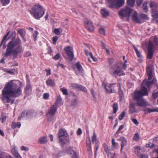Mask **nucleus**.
I'll list each match as a JSON object with an SVG mask.
<instances>
[{
	"label": "nucleus",
	"mask_w": 158,
	"mask_h": 158,
	"mask_svg": "<svg viewBox=\"0 0 158 158\" xmlns=\"http://www.w3.org/2000/svg\"><path fill=\"white\" fill-rule=\"evenodd\" d=\"M36 114V113L33 110L29 109L26 111V116L27 118L32 117Z\"/></svg>",
	"instance_id": "17"
},
{
	"label": "nucleus",
	"mask_w": 158,
	"mask_h": 158,
	"mask_svg": "<svg viewBox=\"0 0 158 158\" xmlns=\"http://www.w3.org/2000/svg\"><path fill=\"white\" fill-rule=\"evenodd\" d=\"M112 68L114 70L112 75L115 77H116L117 75L120 76L122 75H124L125 73L121 70L120 67L116 64H115L113 67Z\"/></svg>",
	"instance_id": "10"
},
{
	"label": "nucleus",
	"mask_w": 158,
	"mask_h": 158,
	"mask_svg": "<svg viewBox=\"0 0 158 158\" xmlns=\"http://www.w3.org/2000/svg\"><path fill=\"white\" fill-rule=\"evenodd\" d=\"M147 3L148 2H145L143 5V10L146 13H147L148 11V8L147 6Z\"/></svg>",
	"instance_id": "33"
},
{
	"label": "nucleus",
	"mask_w": 158,
	"mask_h": 158,
	"mask_svg": "<svg viewBox=\"0 0 158 158\" xmlns=\"http://www.w3.org/2000/svg\"><path fill=\"white\" fill-rule=\"evenodd\" d=\"M78 98L77 97H76L74 99L73 102L71 104V105L73 106H75L77 103V100Z\"/></svg>",
	"instance_id": "39"
},
{
	"label": "nucleus",
	"mask_w": 158,
	"mask_h": 158,
	"mask_svg": "<svg viewBox=\"0 0 158 158\" xmlns=\"http://www.w3.org/2000/svg\"><path fill=\"white\" fill-rule=\"evenodd\" d=\"M77 89L81 91H83L85 93H86L87 91V90L86 88L81 85H79Z\"/></svg>",
	"instance_id": "29"
},
{
	"label": "nucleus",
	"mask_w": 158,
	"mask_h": 158,
	"mask_svg": "<svg viewBox=\"0 0 158 158\" xmlns=\"http://www.w3.org/2000/svg\"><path fill=\"white\" fill-rule=\"evenodd\" d=\"M84 23L85 27L89 31L92 32L94 30V26L91 21L85 19L84 20Z\"/></svg>",
	"instance_id": "12"
},
{
	"label": "nucleus",
	"mask_w": 158,
	"mask_h": 158,
	"mask_svg": "<svg viewBox=\"0 0 158 158\" xmlns=\"http://www.w3.org/2000/svg\"><path fill=\"white\" fill-rule=\"evenodd\" d=\"M108 7L110 9H119L123 6L125 0H106Z\"/></svg>",
	"instance_id": "6"
},
{
	"label": "nucleus",
	"mask_w": 158,
	"mask_h": 158,
	"mask_svg": "<svg viewBox=\"0 0 158 158\" xmlns=\"http://www.w3.org/2000/svg\"><path fill=\"white\" fill-rule=\"evenodd\" d=\"M8 155L5 152H0V158H6Z\"/></svg>",
	"instance_id": "36"
},
{
	"label": "nucleus",
	"mask_w": 158,
	"mask_h": 158,
	"mask_svg": "<svg viewBox=\"0 0 158 158\" xmlns=\"http://www.w3.org/2000/svg\"><path fill=\"white\" fill-rule=\"evenodd\" d=\"M49 97V94L48 93H44L43 94V98L45 99H47Z\"/></svg>",
	"instance_id": "56"
},
{
	"label": "nucleus",
	"mask_w": 158,
	"mask_h": 158,
	"mask_svg": "<svg viewBox=\"0 0 158 158\" xmlns=\"http://www.w3.org/2000/svg\"><path fill=\"white\" fill-rule=\"evenodd\" d=\"M10 0H1V2L3 5H6L9 3Z\"/></svg>",
	"instance_id": "38"
},
{
	"label": "nucleus",
	"mask_w": 158,
	"mask_h": 158,
	"mask_svg": "<svg viewBox=\"0 0 158 158\" xmlns=\"http://www.w3.org/2000/svg\"><path fill=\"white\" fill-rule=\"evenodd\" d=\"M140 150L139 147H135L134 152L136 154H139Z\"/></svg>",
	"instance_id": "45"
},
{
	"label": "nucleus",
	"mask_w": 158,
	"mask_h": 158,
	"mask_svg": "<svg viewBox=\"0 0 158 158\" xmlns=\"http://www.w3.org/2000/svg\"><path fill=\"white\" fill-rule=\"evenodd\" d=\"M101 13L103 16L106 17L109 15V12L105 9H102L101 10Z\"/></svg>",
	"instance_id": "26"
},
{
	"label": "nucleus",
	"mask_w": 158,
	"mask_h": 158,
	"mask_svg": "<svg viewBox=\"0 0 158 158\" xmlns=\"http://www.w3.org/2000/svg\"><path fill=\"white\" fill-rule=\"evenodd\" d=\"M98 31L100 34L103 35H105V30L103 27H101L99 29Z\"/></svg>",
	"instance_id": "37"
},
{
	"label": "nucleus",
	"mask_w": 158,
	"mask_h": 158,
	"mask_svg": "<svg viewBox=\"0 0 158 158\" xmlns=\"http://www.w3.org/2000/svg\"><path fill=\"white\" fill-rule=\"evenodd\" d=\"M143 110L145 113L147 114L152 112H158V109H155L154 107L151 108H146L144 109Z\"/></svg>",
	"instance_id": "20"
},
{
	"label": "nucleus",
	"mask_w": 158,
	"mask_h": 158,
	"mask_svg": "<svg viewBox=\"0 0 158 158\" xmlns=\"http://www.w3.org/2000/svg\"><path fill=\"white\" fill-rule=\"evenodd\" d=\"M117 86L118 87V93L119 95L121 97L123 96V94L122 90L121 89V85L120 83L117 84Z\"/></svg>",
	"instance_id": "31"
},
{
	"label": "nucleus",
	"mask_w": 158,
	"mask_h": 158,
	"mask_svg": "<svg viewBox=\"0 0 158 158\" xmlns=\"http://www.w3.org/2000/svg\"><path fill=\"white\" fill-rule=\"evenodd\" d=\"M14 156L16 158H22L19 153L17 152L15 153Z\"/></svg>",
	"instance_id": "61"
},
{
	"label": "nucleus",
	"mask_w": 158,
	"mask_h": 158,
	"mask_svg": "<svg viewBox=\"0 0 158 158\" xmlns=\"http://www.w3.org/2000/svg\"><path fill=\"white\" fill-rule=\"evenodd\" d=\"M108 62L110 65H112L114 61V60L112 58H109L108 59Z\"/></svg>",
	"instance_id": "44"
},
{
	"label": "nucleus",
	"mask_w": 158,
	"mask_h": 158,
	"mask_svg": "<svg viewBox=\"0 0 158 158\" xmlns=\"http://www.w3.org/2000/svg\"><path fill=\"white\" fill-rule=\"evenodd\" d=\"M138 156L140 158H148V156L144 154H139Z\"/></svg>",
	"instance_id": "51"
},
{
	"label": "nucleus",
	"mask_w": 158,
	"mask_h": 158,
	"mask_svg": "<svg viewBox=\"0 0 158 158\" xmlns=\"http://www.w3.org/2000/svg\"><path fill=\"white\" fill-rule=\"evenodd\" d=\"M99 147V144L98 143H95V147H94V149H95V154H96V152L98 150V148Z\"/></svg>",
	"instance_id": "53"
},
{
	"label": "nucleus",
	"mask_w": 158,
	"mask_h": 158,
	"mask_svg": "<svg viewBox=\"0 0 158 158\" xmlns=\"http://www.w3.org/2000/svg\"><path fill=\"white\" fill-rule=\"evenodd\" d=\"M75 65L78 71L77 73L80 75L82 74L83 73V70L82 66L80 64L79 62H78L76 63L75 64Z\"/></svg>",
	"instance_id": "18"
},
{
	"label": "nucleus",
	"mask_w": 158,
	"mask_h": 158,
	"mask_svg": "<svg viewBox=\"0 0 158 158\" xmlns=\"http://www.w3.org/2000/svg\"><path fill=\"white\" fill-rule=\"evenodd\" d=\"M135 52L136 53L137 56L138 57H140L141 56V53L139 52L137 48H135Z\"/></svg>",
	"instance_id": "58"
},
{
	"label": "nucleus",
	"mask_w": 158,
	"mask_h": 158,
	"mask_svg": "<svg viewBox=\"0 0 158 158\" xmlns=\"http://www.w3.org/2000/svg\"><path fill=\"white\" fill-rule=\"evenodd\" d=\"M61 91L62 92L63 94L64 95H68V91L66 89H64L63 88H61L60 89Z\"/></svg>",
	"instance_id": "42"
},
{
	"label": "nucleus",
	"mask_w": 158,
	"mask_h": 158,
	"mask_svg": "<svg viewBox=\"0 0 158 158\" xmlns=\"http://www.w3.org/2000/svg\"><path fill=\"white\" fill-rule=\"evenodd\" d=\"M18 33L21 36L23 39L24 40L26 41L24 38L25 34L24 33V29H20L18 31Z\"/></svg>",
	"instance_id": "27"
},
{
	"label": "nucleus",
	"mask_w": 158,
	"mask_h": 158,
	"mask_svg": "<svg viewBox=\"0 0 158 158\" xmlns=\"http://www.w3.org/2000/svg\"><path fill=\"white\" fill-rule=\"evenodd\" d=\"M119 140L121 141L122 142L121 148V151H122L123 147L127 145V141L126 139L123 137H121Z\"/></svg>",
	"instance_id": "24"
},
{
	"label": "nucleus",
	"mask_w": 158,
	"mask_h": 158,
	"mask_svg": "<svg viewBox=\"0 0 158 158\" xmlns=\"http://www.w3.org/2000/svg\"><path fill=\"white\" fill-rule=\"evenodd\" d=\"M9 33L10 31H9L3 37L0 44V48L3 44L5 43L6 40L10 38H11L12 40L9 42L7 45V48L5 53L3 54L4 57H6L12 55L14 56H17L18 54H20L23 52L22 46V44L20 39L19 38L15 39V32H12L10 37H9L7 39Z\"/></svg>",
	"instance_id": "1"
},
{
	"label": "nucleus",
	"mask_w": 158,
	"mask_h": 158,
	"mask_svg": "<svg viewBox=\"0 0 158 158\" xmlns=\"http://www.w3.org/2000/svg\"><path fill=\"white\" fill-rule=\"evenodd\" d=\"M104 150L106 152V153L108 156V157L109 156H110V152H109V149L107 145H106L104 146Z\"/></svg>",
	"instance_id": "40"
},
{
	"label": "nucleus",
	"mask_w": 158,
	"mask_h": 158,
	"mask_svg": "<svg viewBox=\"0 0 158 158\" xmlns=\"http://www.w3.org/2000/svg\"><path fill=\"white\" fill-rule=\"evenodd\" d=\"M132 18L133 20L137 23H141V20L139 18L138 16L136 11H134L132 14Z\"/></svg>",
	"instance_id": "15"
},
{
	"label": "nucleus",
	"mask_w": 158,
	"mask_h": 158,
	"mask_svg": "<svg viewBox=\"0 0 158 158\" xmlns=\"http://www.w3.org/2000/svg\"><path fill=\"white\" fill-rule=\"evenodd\" d=\"M70 47L69 46L65 47L64 49L66 53L69 56L70 60H72L73 57L74 55L73 52L70 50Z\"/></svg>",
	"instance_id": "13"
},
{
	"label": "nucleus",
	"mask_w": 158,
	"mask_h": 158,
	"mask_svg": "<svg viewBox=\"0 0 158 158\" xmlns=\"http://www.w3.org/2000/svg\"><path fill=\"white\" fill-rule=\"evenodd\" d=\"M15 81L14 80H11L2 90L1 99L3 102L12 104L14 100L11 99L10 98L18 97L22 94V91L20 87Z\"/></svg>",
	"instance_id": "2"
},
{
	"label": "nucleus",
	"mask_w": 158,
	"mask_h": 158,
	"mask_svg": "<svg viewBox=\"0 0 158 158\" xmlns=\"http://www.w3.org/2000/svg\"><path fill=\"white\" fill-rule=\"evenodd\" d=\"M25 91L26 94L28 95H30L31 93V87L30 83H28L26 85Z\"/></svg>",
	"instance_id": "19"
},
{
	"label": "nucleus",
	"mask_w": 158,
	"mask_h": 158,
	"mask_svg": "<svg viewBox=\"0 0 158 158\" xmlns=\"http://www.w3.org/2000/svg\"><path fill=\"white\" fill-rule=\"evenodd\" d=\"M129 113L131 114H132L134 113L137 112V111L136 110L134 104L133 103H131L130 104L129 106Z\"/></svg>",
	"instance_id": "22"
},
{
	"label": "nucleus",
	"mask_w": 158,
	"mask_h": 158,
	"mask_svg": "<svg viewBox=\"0 0 158 158\" xmlns=\"http://www.w3.org/2000/svg\"><path fill=\"white\" fill-rule=\"evenodd\" d=\"M140 17L142 19L145 20H147L149 19V18L148 17V15L143 13H141L140 14Z\"/></svg>",
	"instance_id": "35"
},
{
	"label": "nucleus",
	"mask_w": 158,
	"mask_h": 158,
	"mask_svg": "<svg viewBox=\"0 0 158 158\" xmlns=\"http://www.w3.org/2000/svg\"><path fill=\"white\" fill-rule=\"evenodd\" d=\"M54 32L57 35H59L60 32L59 29L58 28H55L54 29Z\"/></svg>",
	"instance_id": "55"
},
{
	"label": "nucleus",
	"mask_w": 158,
	"mask_h": 158,
	"mask_svg": "<svg viewBox=\"0 0 158 158\" xmlns=\"http://www.w3.org/2000/svg\"><path fill=\"white\" fill-rule=\"evenodd\" d=\"M47 84L50 86H53L54 85L55 83L53 81L52 79H48L46 81Z\"/></svg>",
	"instance_id": "30"
},
{
	"label": "nucleus",
	"mask_w": 158,
	"mask_h": 158,
	"mask_svg": "<svg viewBox=\"0 0 158 158\" xmlns=\"http://www.w3.org/2000/svg\"><path fill=\"white\" fill-rule=\"evenodd\" d=\"M60 57V54L59 53H57L55 56L53 57V59L56 60H58Z\"/></svg>",
	"instance_id": "52"
},
{
	"label": "nucleus",
	"mask_w": 158,
	"mask_h": 158,
	"mask_svg": "<svg viewBox=\"0 0 158 158\" xmlns=\"http://www.w3.org/2000/svg\"><path fill=\"white\" fill-rule=\"evenodd\" d=\"M124 127V125H122L120 126L117 130V131H116V134H118L119 133L120 131L122 129H123Z\"/></svg>",
	"instance_id": "48"
},
{
	"label": "nucleus",
	"mask_w": 158,
	"mask_h": 158,
	"mask_svg": "<svg viewBox=\"0 0 158 158\" xmlns=\"http://www.w3.org/2000/svg\"><path fill=\"white\" fill-rule=\"evenodd\" d=\"M113 108V113H116L118 109L117 103H114L113 104L112 106Z\"/></svg>",
	"instance_id": "34"
},
{
	"label": "nucleus",
	"mask_w": 158,
	"mask_h": 158,
	"mask_svg": "<svg viewBox=\"0 0 158 158\" xmlns=\"http://www.w3.org/2000/svg\"><path fill=\"white\" fill-rule=\"evenodd\" d=\"M61 100V97L60 96H58L56 102L54 105L51 106L50 109L46 112V116L48 121H52L53 120L54 117L57 110V107L63 104Z\"/></svg>",
	"instance_id": "4"
},
{
	"label": "nucleus",
	"mask_w": 158,
	"mask_h": 158,
	"mask_svg": "<svg viewBox=\"0 0 158 158\" xmlns=\"http://www.w3.org/2000/svg\"><path fill=\"white\" fill-rule=\"evenodd\" d=\"M68 136L66 131L63 129H60L58 131V137L59 140V143L63 147L65 144V143L63 139L64 137H67Z\"/></svg>",
	"instance_id": "9"
},
{
	"label": "nucleus",
	"mask_w": 158,
	"mask_h": 158,
	"mask_svg": "<svg viewBox=\"0 0 158 158\" xmlns=\"http://www.w3.org/2000/svg\"><path fill=\"white\" fill-rule=\"evenodd\" d=\"M127 4L129 6L133 7L134 6L135 0H127Z\"/></svg>",
	"instance_id": "28"
},
{
	"label": "nucleus",
	"mask_w": 158,
	"mask_h": 158,
	"mask_svg": "<svg viewBox=\"0 0 158 158\" xmlns=\"http://www.w3.org/2000/svg\"><path fill=\"white\" fill-rule=\"evenodd\" d=\"M146 72L148 76V80H144L142 84L141 89L140 91H135L134 95H136L137 94L139 96L143 97L144 96L148 95V93L147 87L149 88L156 81V79L153 77L152 68L150 66L147 67Z\"/></svg>",
	"instance_id": "3"
},
{
	"label": "nucleus",
	"mask_w": 158,
	"mask_h": 158,
	"mask_svg": "<svg viewBox=\"0 0 158 158\" xmlns=\"http://www.w3.org/2000/svg\"><path fill=\"white\" fill-rule=\"evenodd\" d=\"M125 115V113L124 111L121 114L119 115L118 118L120 120H121L124 117Z\"/></svg>",
	"instance_id": "49"
},
{
	"label": "nucleus",
	"mask_w": 158,
	"mask_h": 158,
	"mask_svg": "<svg viewBox=\"0 0 158 158\" xmlns=\"http://www.w3.org/2000/svg\"><path fill=\"white\" fill-rule=\"evenodd\" d=\"M152 97L154 99H156L158 97V92H156L153 93L152 94Z\"/></svg>",
	"instance_id": "64"
},
{
	"label": "nucleus",
	"mask_w": 158,
	"mask_h": 158,
	"mask_svg": "<svg viewBox=\"0 0 158 158\" xmlns=\"http://www.w3.org/2000/svg\"><path fill=\"white\" fill-rule=\"evenodd\" d=\"M116 83L112 84L110 85H106L105 87V89L107 92L109 93H114L115 92V90L114 89H113V87L114 85H115Z\"/></svg>",
	"instance_id": "16"
},
{
	"label": "nucleus",
	"mask_w": 158,
	"mask_h": 158,
	"mask_svg": "<svg viewBox=\"0 0 158 158\" xmlns=\"http://www.w3.org/2000/svg\"><path fill=\"white\" fill-rule=\"evenodd\" d=\"M79 85L77 84H72L71 85V86L73 88L77 89Z\"/></svg>",
	"instance_id": "63"
},
{
	"label": "nucleus",
	"mask_w": 158,
	"mask_h": 158,
	"mask_svg": "<svg viewBox=\"0 0 158 158\" xmlns=\"http://www.w3.org/2000/svg\"><path fill=\"white\" fill-rule=\"evenodd\" d=\"M58 39V37L56 36H55L52 38V43L53 44H56Z\"/></svg>",
	"instance_id": "57"
},
{
	"label": "nucleus",
	"mask_w": 158,
	"mask_h": 158,
	"mask_svg": "<svg viewBox=\"0 0 158 158\" xmlns=\"http://www.w3.org/2000/svg\"><path fill=\"white\" fill-rule=\"evenodd\" d=\"M152 16L153 19L158 23V11L152 12Z\"/></svg>",
	"instance_id": "25"
},
{
	"label": "nucleus",
	"mask_w": 158,
	"mask_h": 158,
	"mask_svg": "<svg viewBox=\"0 0 158 158\" xmlns=\"http://www.w3.org/2000/svg\"><path fill=\"white\" fill-rule=\"evenodd\" d=\"M140 139V136L138 133H136L135 134L133 138V139L136 141H139Z\"/></svg>",
	"instance_id": "32"
},
{
	"label": "nucleus",
	"mask_w": 158,
	"mask_h": 158,
	"mask_svg": "<svg viewBox=\"0 0 158 158\" xmlns=\"http://www.w3.org/2000/svg\"><path fill=\"white\" fill-rule=\"evenodd\" d=\"M89 56H90V57H91V58L93 59V60L94 61H97V59L96 58H95L94 57L93 55V54L92 53V52H90L89 53Z\"/></svg>",
	"instance_id": "54"
},
{
	"label": "nucleus",
	"mask_w": 158,
	"mask_h": 158,
	"mask_svg": "<svg viewBox=\"0 0 158 158\" xmlns=\"http://www.w3.org/2000/svg\"><path fill=\"white\" fill-rule=\"evenodd\" d=\"M71 157L72 158H78V156L75 152H73Z\"/></svg>",
	"instance_id": "50"
},
{
	"label": "nucleus",
	"mask_w": 158,
	"mask_h": 158,
	"mask_svg": "<svg viewBox=\"0 0 158 158\" xmlns=\"http://www.w3.org/2000/svg\"><path fill=\"white\" fill-rule=\"evenodd\" d=\"M86 143L87 150L90 153V152L92 153L91 141L89 137L87 138Z\"/></svg>",
	"instance_id": "21"
},
{
	"label": "nucleus",
	"mask_w": 158,
	"mask_h": 158,
	"mask_svg": "<svg viewBox=\"0 0 158 158\" xmlns=\"http://www.w3.org/2000/svg\"><path fill=\"white\" fill-rule=\"evenodd\" d=\"M26 110H25L22 112L20 116L18 117V120H20L22 117H24L26 116Z\"/></svg>",
	"instance_id": "43"
},
{
	"label": "nucleus",
	"mask_w": 158,
	"mask_h": 158,
	"mask_svg": "<svg viewBox=\"0 0 158 158\" xmlns=\"http://www.w3.org/2000/svg\"><path fill=\"white\" fill-rule=\"evenodd\" d=\"M3 70L5 72L9 73L10 74H12L14 73V71L12 70H10L8 69H3Z\"/></svg>",
	"instance_id": "41"
},
{
	"label": "nucleus",
	"mask_w": 158,
	"mask_h": 158,
	"mask_svg": "<svg viewBox=\"0 0 158 158\" xmlns=\"http://www.w3.org/2000/svg\"><path fill=\"white\" fill-rule=\"evenodd\" d=\"M38 142L41 144H46L48 142L47 136H43L40 138L38 140Z\"/></svg>",
	"instance_id": "23"
},
{
	"label": "nucleus",
	"mask_w": 158,
	"mask_h": 158,
	"mask_svg": "<svg viewBox=\"0 0 158 158\" xmlns=\"http://www.w3.org/2000/svg\"><path fill=\"white\" fill-rule=\"evenodd\" d=\"M136 95H133L132 96L133 100L137 102L136 104L139 106H146L148 105V103L142 97L139 96V94H137Z\"/></svg>",
	"instance_id": "7"
},
{
	"label": "nucleus",
	"mask_w": 158,
	"mask_h": 158,
	"mask_svg": "<svg viewBox=\"0 0 158 158\" xmlns=\"http://www.w3.org/2000/svg\"><path fill=\"white\" fill-rule=\"evenodd\" d=\"M150 7L151 8V13L157 11L158 5L157 3L154 2H151L150 3Z\"/></svg>",
	"instance_id": "14"
},
{
	"label": "nucleus",
	"mask_w": 158,
	"mask_h": 158,
	"mask_svg": "<svg viewBox=\"0 0 158 158\" xmlns=\"http://www.w3.org/2000/svg\"><path fill=\"white\" fill-rule=\"evenodd\" d=\"M38 34V32L36 31H35L33 34V37L34 38V40L36 41L37 39V36Z\"/></svg>",
	"instance_id": "47"
},
{
	"label": "nucleus",
	"mask_w": 158,
	"mask_h": 158,
	"mask_svg": "<svg viewBox=\"0 0 158 158\" xmlns=\"http://www.w3.org/2000/svg\"><path fill=\"white\" fill-rule=\"evenodd\" d=\"M97 135L95 132H94L93 135L92 137V142L94 143V142L96 140Z\"/></svg>",
	"instance_id": "46"
},
{
	"label": "nucleus",
	"mask_w": 158,
	"mask_h": 158,
	"mask_svg": "<svg viewBox=\"0 0 158 158\" xmlns=\"http://www.w3.org/2000/svg\"><path fill=\"white\" fill-rule=\"evenodd\" d=\"M154 41L156 45H158V37L155 36L154 38Z\"/></svg>",
	"instance_id": "59"
},
{
	"label": "nucleus",
	"mask_w": 158,
	"mask_h": 158,
	"mask_svg": "<svg viewBox=\"0 0 158 158\" xmlns=\"http://www.w3.org/2000/svg\"><path fill=\"white\" fill-rule=\"evenodd\" d=\"M132 11V10L129 7H126L120 10L119 12V15L123 18L124 17L129 18Z\"/></svg>",
	"instance_id": "8"
},
{
	"label": "nucleus",
	"mask_w": 158,
	"mask_h": 158,
	"mask_svg": "<svg viewBox=\"0 0 158 158\" xmlns=\"http://www.w3.org/2000/svg\"><path fill=\"white\" fill-rule=\"evenodd\" d=\"M11 127L13 129H14L16 127H17V124L15 122H12L11 124Z\"/></svg>",
	"instance_id": "60"
},
{
	"label": "nucleus",
	"mask_w": 158,
	"mask_h": 158,
	"mask_svg": "<svg viewBox=\"0 0 158 158\" xmlns=\"http://www.w3.org/2000/svg\"><path fill=\"white\" fill-rule=\"evenodd\" d=\"M30 14L36 19H39L44 14L43 7L40 5L36 4L32 7L29 10Z\"/></svg>",
	"instance_id": "5"
},
{
	"label": "nucleus",
	"mask_w": 158,
	"mask_h": 158,
	"mask_svg": "<svg viewBox=\"0 0 158 158\" xmlns=\"http://www.w3.org/2000/svg\"><path fill=\"white\" fill-rule=\"evenodd\" d=\"M154 53L153 44L152 42H149L148 47L147 58L151 59L153 57Z\"/></svg>",
	"instance_id": "11"
},
{
	"label": "nucleus",
	"mask_w": 158,
	"mask_h": 158,
	"mask_svg": "<svg viewBox=\"0 0 158 158\" xmlns=\"http://www.w3.org/2000/svg\"><path fill=\"white\" fill-rule=\"evenodd\" d=\"M112 146L114 147V148L116 147V145L117 144V143H116L115 141V139H112Z\"/></svg>",
	"instance_id": "62"
}]
</instances>
